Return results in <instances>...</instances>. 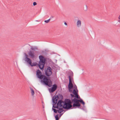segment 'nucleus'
I'll use <instances>...</instances> for the list:
<instances>
[{"label": "nucleus", "mask_w": 120, "mask_h": 120, "mask_svg": "<svg viewBox=\"0 0 120 120\" xmlns=\"http://www.w3.org/2000/svg\"><path fill=\"white\" fill-rule=\"evenodd\" d=\"M46 75L48 77L52 74V69L49 66L45 70ZM41 71L39 70H37L36 71V75L38 78L41 79V82L46 86L50 87L52 86V82L50 79V77H47L44 75L41 74Z\"/></svg>", "instance_id": "f257e3e1"}, {"label": "nucleus", "mask_w": 120, "mask_h": 120, "mask_svg": "<svg viewBox=\"0 0 120 120\" xmlns=\"http://www.w3.org/2000/svg\"><path fill=\"white\" fill-rule=\"evenodd\" d=\"M39 58L40 60L38 65L39 68L41 70H43L44 69L46 61V59L42 55H40L39 56ZM37 65H38V64L36 62L32 63L30 65L31 67L35 66Z\"/></svg>", "instance_id": "f03ea898"}, {"label": "nucleus", "mask_w": 120, "mask_h": 120, "mask_svg": "<svg viewBox=\"0 0 120 120\" xmlns=\"http://www.w3.org/2000/svg\"><path fill=\"white\" fill-rule=\"evenodd\" d=\"M73 99L71 98L70 100L69 99H65L64 102L63 108L67 110L72 109V107H75V106H73V104L72 105L71 104L72 103H74V102L73 101Z\"/></svg>", "instance_id": "7ed1b4c3"}, {"label": "nucleus", "mask_w": 120, "mask_h": 120, "mask_svg": "<svg viewBox=\"0 0 120 120\" xmlns=\"http://www.w3.org/2000/svg\"><path fill=\"white\" fill-rule=\"evenodd\" d=\"M79 99H73V101L74 102V103L73 104V106L77 107L78 108H80L79 107L81 106V104L79 102L83 104V107H84V105L85 104L84 102L83 101L82 99H80V100H79Z\"/></svg>", "instance_id": "20e7f679"}, {"label": "nucleus", "mask_w": 120, "mask_h": 120, "mask_svg": "<svg viewBox=\"0 0 120 120\" xmlns=\"http://www.w3.org/2000/svg\"><path fill=\"white\" fill-rule=\"evenodd\" d=\"M72 92H69L70 93H73V94H71L70 95L71 98H80V97L78 94V90L77 89L75 90V89L73 90H72Z\"/></svg>", "instance_id": "39448f33"}, {"label": "nucleus", "mask_w": 120, "mask_h": 120, "mask_svg": "<svg viewBox=\"0 0 120 120\" xmlns=\"http://www.w3.org/2000/svg\"><path fill=\"white\" fill-rule=\"evenodd\" d=\"M58 97L57 95L54 96L53 97L52 99L53 103L52 108L58 109V107H59L57 104L56 106V105L58 101Z\"/></svg>", "instance_id": "423d86ee"}, {"label": "nucleus", "mask_w": 120, "mask_h": 120, "mask_svg": "<svg viewBox=\"0 0 120 120\" xmlns=\"http://www.w3.org/2000/svg\"><path fill=\"white\" fill-rule=\"evenodd\" d=\"M24 54L25 56V58L24 59L25 61L28 64L30 65L31 63H32L31 60L30 58H28V56L26 53H25Z\"/></svg>", "instance_id": "0eeeda50"}, {"label": "nucleus", "mask_w": 120, "mask_h": 120, "mask_svg": "<svg viewBox=\"0 0 120 120\" xmlns=\"http://www.w3.org/2000/svg\"><path fill=\"white\" fill-rule=\"evenodd\" d=\"M57 87V86L56 84H55L52 85L51 88H49V91L50 93L53 92L56 89Z\"/></svg>", "instance_id": "6e6552de"}, {"label": "nucleus", "mask_w": 120, "mask_h": 120, "mask_svg": "<svg viewBox=\"0 0 120 120\" xmlns=\"http://www.w3.org/2000/svg\"><path fill=\"white\" fill-rule=\"evenodd\" d=\"M64 101H63L62 100H60L56 104L59 107H61L63 106L62 104L63 103L64 104Z\"/></svg>", "instance_id": "1a4fd4ad"}, {"label": "nucleus", "mask_w": 120, "mask_h": 120, "mask_svg": "<svg viewBox=\"0 0 120 120\" xmlns=\"http://www.w3.org/2000/svg\"><path fill=\"white\" fill-rule=\"evenodd\" d=\"M28 53L31 58H33L34 57V53L33 52L30 50L29 51Z\"/></svg>", "instance_id": "9d476101"}, {"label": "nucleus", "mask_w": 120, "mask_h": 120, "mask_svg": "<svg viewBox=\"0 0 120 120\" xmlns=\"http://www.w3.org/2000/svg\"><path fill=\"white\" fill-rule=\"evenodd\" d=\"M73 88V86L72 84H69L68 85V89L69 92H72L71 89Z\"/></svg>", "instance_id": "9b49d317"}, {"label": "nucleus", "mask_w": 120, "mask_h": 120, "mask_svg": "<svg viewBox=\"0 0 120 120\" xmlns=\"http://www.w3.org/2000/svg\"><path fill=\"white\" fill-rule=\"evenodd\" d=\"M81 21L80 20H78L77 22V26L78 27L81 26Z\"/></svg>", "instance_id": "f8f14e48"}, {"label": "nucleus", "mask_w": 120, "mask_h": 120, "mask_svg": "<svg viewBox=\"0 0 120 120\" xmlns=\"http://www.w3.org/2000/svg\"><path fill=\"white\" fill-rule=\"evenodd\" d=\"M58 113H61L62 112L64 111V110L62 108L60 107H58Z\"/></svg>", "instance_id": "ddd939ff"}, {"label": "nucleus", "mask_w": 120, "mask_h": 120, "mask_svg": "<svg viewBox=\"0 0 120 120\" xmlns=\"http://www.w3.org/2000/svg\"><path fill=\"white\" fill-rule=\"evenodd\" d=\"M57 96L58 97V99H59L61 100H62V99H63V96L62 94H59V96L57 95Z\"/></svg>", "instance_id": "4468645a"}, {"label": "nucleus", "mask_w": 120, "mask_h": 120, "mask_svg": "<svg viewBox=\"0 0 120 120\" xmlns=\"http://www.w3.org/2000/svg\"><path fill=\"white\" fill-rule=\"evenodd\" d=\"M29 45L31 47V49L32 50L34 51L35 49L37 50L38 49V48L37 46H34V48H33L30 45Z\"/></svg>", "instance_id": "2eb2a0df"}, {"label": "nucleus", "mask_w": 120, "mask_h": 120, "mask_svg": "<svg viewBox=\"0 0 120 120\" xmlns=\"http://www.w3.org/2000/svg\"><path fill=\"white\" fill-rule=\"evenodd\" d=\"M69 76H70V78H72V77L73 76V73L72 71L70 72L68 74Z\"/></svg>", "instance_id": "dca6fc26"}, {"label": "nucleus", "mask_w": 120, "mask_h": 120, "mask_svg": "<svg viewBox=\"0 0 120 120\" xmlns=\"http://www.w3.org/2000/svg\"><path fill=\"white\" fill-rule=\"evenodd\" d=\"M55 118L56 120H59L60 117H59V114H57L55 116Z\"/></svg>", "instance_id": "f3484780"}, {"label": "nucleus", "mask_w": 120, "mask_h": 120, "mask_svg": "<svg viewBox=\"0 0 120 120\" xmlns=\"http://www.w3.org/2000/svg\"><path fill=\"white\" fill-rule=\"evenodd\" d=\"M30 89L32 95L33 96L34 94V91L33 89L31 88H30Z\"/></svg>", "instance_id": "a211bd4d"}, {"label": "nucleus", "mask_w": 120, "mask_h": 120, "mask_svg": "<svg viewBox=\"0 0 120 120\" xmlns=\"http://www.w3.org/2000/svg\"><path fill=\"white\" fill-rule=\"evenodd\" d=\"M52 110L54 112L56 113H57V112H58V110L53 109V108H52Z\"/></svg>", "instance_id": "6ab92c4d"}, {"label": "nucleus", "mask_w": 120, "mask_h": 120, "mask_svg": "<svg viewBox=\"0 0 120 120\" xmlns=\"http://www.w3.org/2000/svg\"><path fill=\"white\" fill-rule=\"evenodd\" d=\"M68 78L69 79V84H72V78H70V76H68Z\"/></svg>", "instance_id": "aec40b11"}, {"label": "nucleus", "mask_w": 120, "mask_h": 120, "mask_svg": "<svg viewBox=\"0 0 120 120\" xmlns=\"http://www.w3.org/2000/svg\"><path fill=\"white\" fill-rule=\"evenodd\" d=\"M50 21V19H49L47 20H45L44 21V22L46 23H47L49 22Z\"/></svg>", "instance_id": "412c9836"}, {"label": "nucleus", "mask_w": 120, "mask_h": 120, "mask_svg": "<svg viewBox=\"0 0 120 120\" xmlns=\"http://www.w3.org/2000/svg\"><path fill=\"white\" fill-rule=\"evenodd\" d=\"M85 7H86V8H84V10L85 11H86L87 10V7L86 5H85Z\"/></svg>", "instance_id": "4be33fe9"}, {"label": "nucleus", "mask_w": 120, "mask_h": 120, "mask_svg": "<svg viewBox=\"0 0 120 120\" xmlns=\"http://www.w3.org/2000/svg\"><path fill=\"white\" fill-rule=\"evenodd\" d=\"M37 4V3L36 2H34L33 3V5L34 6H35Z\"/></svg>", "instance_id": "5701e85b"}, {"label": "nucleus", "mask_w": 120, "mask_h": 120, "mask_svg": "<svg viewBox=\"0 0 120 120\" xmlns=\"http://www.w3.org/2000/svg\"><path fill=\"white\" fill-rule=\"evenodd\" d=\"M63 113H60L59 116V117L60 118V117L62 116V115H63Z\"/></svg>", "instance_id": "b1692460"}, {"label": "nucleus", "mask_w": 120, "mask_h": 120, "mask_svg": "<svg viewBox=\"0 0 120 120\" xmlns=\"http://www.w3.org/2000/svg\"><path fill=\"white\" fill-rule=\"evenodd\" d=\"M64 24L65 25H66V26L67 25V23L66 22H65L64 23Z\"/></svg>", "instance_id": "393cba45"}, {"label": "nucleus", "mask_w": 120, "mask_h": 120, "mask_svg": "<svg viewBox=\"0 0 120 120\" xmlns=\"http://www.w3.org/2000/svg\"><path fill=\"white\" fill-rule=\"evenodd\" d=\"M53 18V17L52 16H51V17H50V19L52 18Z\"/></svg>", "instance_id": "a878e982"}, {"label": "nucleus", "mask_w": 120, "mask_h": 120, "mask_svg": "<svg viewBox=\"0 0 120 120\" xmlns=\"http://www.w3.org/2000/svg\"><path fill=\"white\" fill-rule=\"evenodd\" d=\"M75 88H76V89H77V86H76L75 85Z\"/></svg>", "instance_id": "bb28decb"}, {"label": "nucleus", "mask_w": 120, "mask_h": 120, "mask_svg": "<svg viewBox=\"0 0 120 120\" xmlns=\"http://www.w3.org/2000/svg\"><path fill=\"white\" fill-rule=\"evenodd\" d=\"M118 19H120V15L119 16V17H118Z\"/></svg>", "instance_id": "cd10ccee"}, {"label": "nucleus", "mask_w": 120, "mask_h": 120, "mask_svg": "<svg viewBox=\"0 0 120 120\" xmlns=\"http://www.w3.org/2000/svg\"><path fill=\"white\" fill-rule=\"evenodd\" d=\"M118 22H120V20H119L118 21Z\"/></svg>", "instance_id": "c85d7f7f"}]
</instances>
